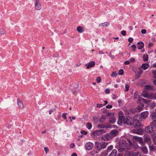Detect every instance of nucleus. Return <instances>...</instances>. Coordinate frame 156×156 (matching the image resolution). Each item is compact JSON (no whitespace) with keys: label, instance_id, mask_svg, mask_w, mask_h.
Masks as SVG:
<instances>
[{"label":"nucleus","instance_id":"nucleus-8","mask_svg":"<svg viewBox=\"0 0 156 156\" xmlns=\"http://www.w3.org/2000/svg\"><path fill=\"white\" fill-rule=\"evenodd\" d=\"M105 133V131L103 129H100L95 131L93 132V135L94 136L100 135Z\"/></svg>","mask_w":156,"mask_h":156},{"label":"nucleus","instance_id":"nucleus-23","mask_svg":"<svg viewBox=\"0 0 156 156\" xmlns=\"http://www.w3.org/2000/svg\"><path fill=\"white\" fill-rule=\"evenodd\" d=\"M148 55L147 54H146L143 56V60L144 61L146 62L148 60Z\"/></svg>","mask_w":156,"mask_h":156},{"label":"nucleus","instance_id":"nucleus-64","mask_svg":"<svg viewBox=\"0 0 156 156\" xmlns=\"http://www.w3.org/2000/svg\"><path fill=\"white\" fill-rule=\"evenodd\" d=\"M117 96H116V95H113V96H112V98L113 99H116L117 98Z\"/></svg>","mask_w":156,"mask_h":156},{"label":"nucleus","instance_id":"nucleus-31","mask_svg":"<svg viewBox=\"0 0 156 156\" xmlns=\"http://www.w3.org/2000/svg\"><path fill=\"white\" fill-rule=\"evenodd\" d=\"M117 75V74L115 71H113L111 75V77H115Z\"/></svg>","mask_w":156,"mask_h":156},{"label":"nucleus","instance_id":"nucleus-49","mask_svg":"<svg viewBox=\"0 0 156 156\" xmlns=\"http://www.w3.org/2000/svg\"><path fill=\"white\" fill-rule=\"evenodd\" d=\"M66 114H67L66 113H64L62 115V118L65 119H66L67 117L66 116Z\"/></svg>","mask_w":156,"mask_h":156},{"label":"nucleus","instance_id":"nucleus-1","mask_svg":"<svg viewBox=\"0 0 156 156\" xmlns=\"http://www.w3.org/2000/svg\"><path fill=\"white\" fill-rule=\"evenodd\" d=\"M119 119L117 122L118 125H121L122 124L132 125L134 124V120L137 117L136 115L133 119L129 116L124 117L123 112L120 111L119 113Z\"/></svg>","mask_w":156,"mask_h":156},{"label":"nucleus","instance_id":"nucleus-7","mask_svg":"<svg viewBox=\"0 0 156 156\" xmlns=\"http://www.w3.org/2000/svg\"><path fill=\"white\" fill-rule=\"evenodd\" d=\"M35 8L36 10H40L41 9V5L40 3V0H35Z\"/></svg>","mask_w":156,"mask_h":156},{"label":"nucleus","instance_id":"nucleus-32","mask_svg":"<svg viewBox=\"0 0 156 156\" xmlns=\"http://www.w3.org/2000/svg\"><path fill=\"white\" fill-rule=\"evenodd\" d=\"M138 142L141 145H143L144 144L143 142V139L140 137V138L139 139V140L138 141Z\"/></svg>","mask_w":156,"mask_h":156},{"label":"nucleus","instance_id":"nucleus-48","mask_svg":"<svg viewBox=\"0 0 156 156\" xmlns=\"http://www.w3.org/2000/svg\"><path fill=\"white\" fill-rule=\"evenodd\" d=\"M124 156H131L130 153L129 152H126Z\"/></svg>","mask_w":156,"mask_h":156},{"label":"nucleus","instance_id":"nucleus-25","mask_svg":"<svg viewBox=\"0 0 156 156\" xmlns=\"http://www.w3.org/2000/svg\"><path fill=\"white\" fill-rule=\"evenodd\" d=\"M156 112H152L151 114V117L152 119L156 118Z\"/></svg>","mask_w":156,"mask_h":156},{"label":"nucleus","instance_id":"nucleus-28","mask_svg":"<svg viewBox=\"0 0 156 156\" xmlns=\"http://www.w3.org/2000/svg\"><path fill=\"white\" fill-rule=\"evenodd\" d=\"M105 119V115H102L99 118L100 121L102 122H104Z\"/></svg>","mask_w":156,"mask_h":156},{"label":"nucleus","instance_id":"nucleus-47","mask_svg":"<svg viewBox=\"0 0 156 156\" xmlns=\"http://www.w3.org/2000/svg\"><path fill=\"white\" fill-rule=\"evenodd\" d=\"M133 39L132 37H129L128 39V41L130 43L133 42Z\"/></svg>","mask_w":156,"mask_h":156},{"label":"nucleus","instance_id":"nucleus-22","mask_svg":"<svg viewBox=\"0 0 156 156\" xmlns=\"http://www.w3.org/2000/svg\"><path fill=\"white\" fill-rule=\"evenodd\" d=\"M153 87L150 85H147L145 86L144 89L147 90H150L152 89Z\"/></svg>","mask_w":156,"mask_h":156},{"label":"nucleus","instance_id":"nucleus-12","mask_svg":"<svg viewBox=\"0 0 156 156\" xmlns=\"http://www.w3.org/2000/svg\"><path fill=\"white\" fill-rule=\"evenodd\" d=\"M102 140L104 141L109 140L111 139L108 134H106L104 136L102 137L101 138Z\"/></svg>","mask_w":156,"mask_h":156},{"label":"nucleus","instance_id":"nucleus-18","mask_svg":"<svg viewBox=\"0 0 156 156\" xmlns=\"http://www.w3.org/2000/svg\"><path fill=\"white\" fill-rule=\"evenodd\" d=\"M140 149L142 152L145 154H146L148 152V150L147 147L145 146H143L140 147Z\"/></svg>","mask_w":156,"mask_h":156},{"label":"nucleus","instance_id":"nucleus-50","mask_svg":"<svg viewBox=\"0 0 156 156\" xmlns=\"http://www.w3.org/2000/svg\"><path fill=\"white\" fill-rule=\"evenodd\" d=\"M105 92L106 94H108L110 93V90L108 88H106L105 90Z\"/></svg>","mask_w":156,"mask_h":156},{"label":"nucleus","instance_id":"nucleus-30","mask_svg":"<svg viewBox=\"0 0 156 156\" xmlns=\"http://www.w3.org/2000/svg\"><path fill=\"white\" fill-rule=\"evenodd\" d=\"M6 31L3 29H0V34L4 35L6 34Z\"/></svg>","mask_w":156,"mask_h":156},{"label":"nucleus","instance_id":"nucleus-52","mask_svg":"<svg viewBox=\"0 0 156 156\" xmlns=\"http://www.w3.org/2000/svg\"><path fill=\"white\" fill-rule=\"evenodd\" d=\"M97 153V152L95 151H92L91 152V154L92 155H94Z\"/></svg>","mask_w":156,"mask_h":156},{"label":"nucleus","instance_id":"nucleus-5","mask_svg":"<svg viewBox=\"0 0 156 156\" xmlns=\"http://www.w3.org/2000/svg\"><path fill=\"white\" fill-rule=\"evenodd\" d=\"M143 130L141 129H135L132 130L131 132L133 133L136 134L140 135H142Z\"/></svg>","mask_w":156,"mask_h":156},{"label":"nucleus","instance_id":"nucleus-35","mask_svg":"<svg viewBox=\"0 0 156 156\" xmlns=\"http://www.w3.org/2000/svg\"><path fill=\"white\" fill-rule=\"evenodd\" d=\"M97 126L99 128H106L105 126L100 124H98Z\"/></svg>","mask_w":156,"mask_h":156},{"label":"nucleus","instance_id":"nucleus-3","mask_svg":"<svg viewBox=\"0 0 156 156\" xmlns=\"http://www.w3.org/2000/svg\"><path fill=\"white\" fill-rule=\"evenodd\" d=\"M108 144V142L104 141H101L100 142L96 141L95 142V147L98 151H100L102 149L105 148Z\"/></svg>","mask_w":156,"mask_h":156},{"label":"nucleus","instance_id":"nucleus-9","mask_svg":"<svg viewBox=\"0 0 156 156\" xmlns=\"http://www.w3.org/2000/svg\"><path fill=\"white\" fill-rule=\"evenodd\" d=\"M94 147V144L93 143L90 142L87 143L85 146V149L87 150H91Z\"/></svg>","mask_w":156,"mask_h":156},{"label":"nucleus","instance_id":"nucleus-15","mask_svg":"<svg viewBox=\"0 0 156 156\" xmlns=\"http://www.w3.org/2000/svg\"><path fill=\"white\" fill-rule=\"evenodd\" d=\"M148 115V111L144 112L141 113V117L143 119H146Z\"/></svg>","mask_w":156,"mask_h":156},{"label":"nucleus","instance_id":"nucleus-16","mask_svg":"<svg viewBox=\"0 0 156 156\" xmlns=\"http://www.w3.org/2000/svg\"><path fill=\"white\" fill-rule=\"evenodd\" d=\"M138 45L137 47L139 49H142L144 46V43L142 41L138 42L137 43Z\"/></svg>","mask_w":156,"mask_h":156},{"label":"nucleus","instance_id":"nucleus-59","mask_svg":"<svg viewBox=\"0 0 156 156\" xmlns=\"http://www.w3.org/2000/svg\"><path fill=\"white\" fill-rule=\"evenodd\" d=\"M75 147V144H70V147L71 148H73Z\"/></svg>","mask_w":156,"mask_h":156},{"label":"nucleus","instance_id":"nucleus-56","mask_svg":"<svg viewBox=\"0 0 156 156\" xmlns=\"http://www.w3.org/2000/svg\"><path fill=\"white\" fill-rule=\"evenodd\" d=\"M130 62H132L135 61V59L133 58H130L129 60Z\"/></svg>","mask_w":156,"mask_h":156},{"label":"nucleus","instance_id":"nucleus-10","mask_svg":"<svg viewBox=\"0 0 156 156\" xmlns=\"http://www.w3.org/2000/svg\"><path fill=\"white\" fill-rule=\"evenodd\" d=\"M152 125L149 126L145 129V131L147 133H151L153 131V129Z\"/></svg>","mask_w":156,"mask_h":156},{"label":"nucleus","instance_id":"nucleus-6","mask_svg":"<svg viewBox=\"0 0 156 156\" xmlns=\"http://www.w3.org/2000/svg\"><path fill=\"white\" fill-rule=\"evenodd\" d=\"M118 131L114 129L112 131L109 133H108L110 136V138L112 139L113 137L115 136L118 134Z\"/></svg>","mask_w":156,"mask_h":156},{"label":"nucleus","instance_id":"nucleus-17","mask_svg":"<svg viewBox=\"0 0 156 156\" xmlns=\"http://www.w3.org/2000/svg\"><path fill=\"white\" fill-rule=\"evenodd\" d=\"M150 66L149 64L147 63H143L142 64L141 68L144 70H146L148 69Z\"/></svg>","mask_w":156,"mask_h":156},{"label":"nucleus","instance_id":"nucleus-58","mask_svg":"<svg viewBox=\"0 0 156 156\" xmlns=\"http://www.w3.org/2000/svg\"><path fill=\"white\" fill-rule=\"evenodd\" d=\"M112 107V106L111 105H108L106 106V108H111Z\"/></svg>","mask_w":156,"mask_h":156},{"label":"nucleus","instance_id":"nucleus-57","mask_svg":"<svg viewBox=\"0 0 156 156\" xmlns=\"http://www.w3.org/2000/svg\"><path fill=\"white\" fill-rule=\"evenodd\" d=\"M55 110V108H54V109H52L51 110H50L49 111V114H51L52 113V112L54 110Z\"/></svg>","mask_w":156,"mask_h":156},{"label":"nucleus","instance_id":"nucleus-51","mask_svg":"<svg viewBox=\"0 0 156 156\" xmlns=\"http://www.w3.org/2000/svg\"><path fill=\"white\" fill-rule=\"evenodd\" d=\"M141 33L142 34H145L146 33V30L145 29H143L141 30Z\"/></svg>","mask_w":156,"mask_h":156},{"label":"nucleus","instance_id":"nucleus-42","mask_svg":"<svg viewBox=\"0 0 156 156\" xmlns=\"http://www.w3.org/2000/svg\"><path fill=\"white\" fill-rule=\"evenodd\" d=\"M131 47L132 48V50L133 51H135L136 47L135 44L132 45L131 46Z\"/></svg>","mask_w":156,"mask_h":156},{"label":"nucleus","instance_id":"nucleus-29","mask_svg":"<svg viewBox=\"0 0 156 156\" xmlns=\"http://www.w3.org/2000/svg\"><path fill=\"white\" fill-rule=\"evenodd\" d=\"M87 128L89 129H90L92 127L91 124L90 122H87L86 125Z\"/></svg>","mask_w":156,"mask_h":156},{"label":"nucleus","instance_id":"nucleus-26","mask_svg":"<svg viewBox=\"0 0 156 156\" xmlns=\"http://www.w3.org/2000/svg\"><path fill=\"white\" fill-rule=\"evenodd\" d=\"M131 156H141V154L139 152H136L132 154Z\"/></svg>","mask_w":156,"mask_h":156},{"label":"nucleus","instance_id":"nucleus-63","mask_svg":"<svg viewBox=\"0 0 156 156\" xmlns=\"http://www.w3.org/2000/svg\"><path fill=\"white\" fill-rule=\"evenodd\" d=\"M127 141H128V143L129 144L130 146H132V142L131 141V140H130L129 139H128L127 140Z\"/></svg>","mask_w":156,"mask_h":156},{"label":"nucleus","instance_id":"nucleus-62","mask_svg":"<svg viewBox=\"0 0 156 156\" xmlns=\"http://www.w3.org/2000/svg\"><path fill=\"white\" fill-rule=\"evenodd\" d=\"M130 63L129 60H127L125 62L124 64L126 65H128Z\"/></svg>","mask_w":156,"mask_h":156},{"label":"nucleus","instance_id":"nucleus-11","mask_svg":"<svg viewBox=\"0 0 156 156\" xmlns=\"http://www.w3.org/2000/svg\"><path fill=\"white\" fill-rule=\"evenodd\" d=\"M144 138L145 142H147L149 145L151 144V140L149 135H144Z\"/></svg>","mask_w":156,"mask_h":156},{"label":"nucleus","instance_id":"nucleus-19","mask_svg":"<svg viewBox=\"0 0 156 156\" xmlns=\"http://www.w3.org/2000/svg\"><path fill=\"white\" fill-rule=\"evenodd\" d=\"M117 153V150L115 149H114L112 151L111 153L108 156H116Z\"/></svg>","mask_w":156,"mask_h":156},{"label":"nucleus","instance_id":"nucleus-36","mask_svg":"<svg viewBox=\"0 0 156 156\" xmlns=\"http://www.w3.org/2000/svg\"><path fill=\"white\" fill-rule=\"evenodd\" d=\"M152 73L153 75V77L154 78L156 79V69L153 70L152 71Z\"/></svg>","mask_w":156,"mask_h":156},{"label":"nucleus","instance_id":"nucleus-41","mask_svg":"<svg viewBox=\"0 0 156 156\" xmlns=\"http://www.w3.org/2000/svg\"><path fill=\"white\" fill-rule=\"evenodd\" d=\"M133 137L134 140L137 141L139 140V139L140 138V137L137 136H134Z\"/></svg>","mask_w":156,"mask_h":156},{"label":"nucleus","instance_id":"nucleus-37","mask_svg":"<svg viewBox=\"0 0 156 156\" xmlns=\"http://www.w3.org/2000/svg\"><path fill=\"white\" fill-rule=\"evenodd\" d=\"M124 71L122 69H121L119 70L118 73V74L119 75H122L123 74Z\"/></svg>","mask_w":156,"mask_h":156},{"label":"nucleus","instance_id":"nucleus-13","mask_svg":"<svg viewBox=\"0 0 156 156\" xmlns=\"http://www.w3.org/2000/svg\"><path fill=\"white\" fill-rule=\"evenodd\" d=\"M95 65V63L94 61H92L90 62L89 63L86 64V68L89 69L90 68L93 67Z\"/></svg>","mask_w":156,"mask_h":156},{"label":"nucleus","instance_id":"nucleus-60","mask_svg":"<svg viewBox=\"0 0 156 156\" xmlns=\"http://www.w3.org/2000/svg\"><path fill=\"white\" fill-rule=\"evenodd\" d=\"M105 23H106L105 24H104V25L106 27H108L110 25V23L108 22H105Z\"/></svg>","mask_w":156,"mask_h":156},{"label":"nucleus","instance_id":"nucleus-45","mask_svg":"<svg viewBox=\"0 0 156 156\" xmlns=\"http://www.w3.org/2000/svg\"><path fill=\"white\" fill-rule=\"evenodd\" d=\"M126 32L125 30H122L121 31V34L123 36H125L126 35Z\"/></svg>","mask_w":156,"mask_h":156},{"label":"nucleus","instance_id":"nucleus-33","mask_svg":"<svg viewBox=\"0 0 156 156\" xmlns=\"http://www.w3.org/2000/svg\"><path fill=\"white\" fill-rule=\"evenodd\" d=\"M143 98H142L140 97V96L138 97V100H137V103H140L143 100Z\"/></svg>","mask_w":156,"mask_h":156},{"label":"nucleus","instance_id":"nucleus-55","mask_svg":"<svg viewBox=\"0 0 156 156\" xmlns=\"http://www.w3.org/2000/svg\"><path fill=\"white\" fill-rule=\"evenodd\" d=\"M103 105L102 104H97V107L98 108H100L102 107Z\"/></svg>","mask_w":156,"mask_h":156},{"label":"nucleus","instance_id":"nucleus-4","mask_svg":"<svg viewBox=\"0 0 156 156\" xmlns=\"http://www.w3.org/2000/svg\"><path fill=\"white\" fill-rule=\"evenodd\" d=\"M142 96L144 97L150 99H153L154 98V94L149 92H146L143 91L142 93Z\"/></svg>","mask_w":156,"mask_h":156},{"label":"nucleus","instance_id":"nucleus-27","mask_svg":"<svg viewBox=\"0 0 156 156\" xmlns=\"http://www.w3.org/2000/svg\"><path fill=\"white\" fill-rule=\"evenodd\" d=\"M150 125L156 128V120H154L150 123Z\"/></svg>","mask_w":156,"mask_h":156},{"label":"nucleus","instance_id":"nucleus-46","mask_svg":"<svg viewBox=\"0 0 156 156\" xmlns=\"http://www.w3.org/2000/svg\"><path fill=\"white\" fill-rule=\"evenodd\" d=\"M80 133L81 134L85 135H86L87 133V132L86 131L84 130H82L80 132Z\"/></svg>","mask_w":156,"mask_h":156},{"label":"nucleus","instance_id":"nucleus-24","mask_svg":"<svg viewBox=\"0 0 156 156\" xmlns=\"http://www.w3.org/2000/svg\"><path fill=\"white\" fill-rule=\"evenodd\" d=\"M17 104L18 106L20 108H23V104L21 101H18Z\"/></svg>","mask_w":156,"mask_h":156},{"label":"nucleus","instance_id":"nucleus-43","mask_svg":"<svg viewBox=\"0 0 156 156\" xmlns=\"http://www.w3.org/2000/svg\"><path fill=\"white\" fill-rule=\"evenodd\" d=\"M129 85L128 84H126V85L125 87L126 88V90L125 91H127L129 90Z\"/></svg>","mask_w":156,"mask_h":156},{"label":"nucleus","instance_id":"nucleus-54","mask_svg":"<svg viewBox=\"0 0 156 156\" xmlns=\"http://www.w3.org/2000/svg\"><path fill=\"white\" fill-rule=\"evenodd\" d=\"M143 102L147 104L149 101L148 100L144 98Z\"/></svg>","mask_w":156,"mask_h":156},{"label":"nucleus","instance_id":"nucleus-14","mask_svg":"<svg viewBox=\"0 0 156 156\" xmlns=\"http://www.w3.org/2000/svg\"><path fill=\"white\" fill-rule=\"evenodd\" d=\"M136 116L137 117L135 118V119L134 120V122H136V123L134 125V126L135 127H138L140 126H141V123L140 122L139 120H136V119L138 116L137 115Z\"/></svg>","mask_w":156,"mask_h":156},{"label":"nucleus","instance_id":"nucleus-44","mask_svg":"<svg viewBox=\"0 0 156 156\" xmlns=\"http://www.w3.org/2000/svg\"><path fill=\"white\" fill-rule=\"evenodd\" d=\"M101 81V78L100 77H98L96 79V81L98 83H99Z\"/></svg>","mask_w":156,"mask_h":156},{"label":"nucleus","instance_id":"nucleus-40","mask_svg":"<svg viewBox=\"0 0 156 156\" xmlns=\"http://www.w3.org/2000/svg\"><path fill=\"white\" fill-rule=\"evenodd\" d=\"M133 137L134 140L137 141L139 140V139L140 138V137L137 136H134Z\"/></svg>","mask_w":156,"mask_h":156},{"label":"nucleus","instance_id":"nucleus-21","mask_svg":"<svg viewBox=\"0 0 156 156\" xmlns=\"http://www.w3.org/2000/svg\"><path fill=\"white\" fill-rule=\"evenodd\" d=\"M77 30L79 33H82L84 31V29L83 27L79 26L77 27Z\"/></svg>","mask_w":156,"mask_h":156},{"label":"nucleus","instance_id":"nucleus-39","mask_svg":"<svg viewBox=\"0 0 156 156\" xmlns=\"http://www.w3.org/2000/svg\"><path fill=\"white\" fill-rule=\"evenodd\" d=\"M138 97L139 96H138L137 93L136 92H135L134 94V98L135 99H136L137 98H138Z\"/></svg>","mask_w":156,"mask_h":156},{"label":"nucleus","instance_id":"nucleus-38","mask_svg":"<svg viewBox=\"0 0 156 156\" xmlns=\"http://www.w3.org/2000/svg\"><path fill=\"white\" fill-rule=\"evenodd\" d=\"M113 148V146L112 145H110L108 147L107 149V151H109L112 150Z\"/></svg>","mask_w":156,"mask_h":156},{"label":"nucleus","instance_id":"nucleus-20","mask_svg":"<svg viewBox=\"0 0 156 156\" xmlns=\"http://www.w3.org/2000/svg\"><path fill=\"white\" fill-rule=\"evenodd\" d=\"M116 121V119L114 116H112L109 118V121L110 123L114 124Z\"/></svg>","mask_w":156,"mask_h":156},{"label":"nucleus","instance_id":"nucleus-2","mask_svg":"<svg viewBox=\"0 0 156 156\" xmlns=\"http://www.w3.org/2000/svg\"><path fill=\"white\" fill-rule=\"evenodd\" d=\"M117 148L120 152H123L125 150L129 149L126 142L125 140H120L119 141Z\"/></svg>","mask_w":156,"mask_h":156},{"label":"nucleus","instance_id":"nucleus-61","mask_svg":"<svg viewBox=\"0 0 156 156\" xmlns=\"http://www.w3.org/2000/svg\"><path fill=\"white\" fill-rule=\"evenodd\" d=\"M155 106V103H152L151 105V108H154Z\"/></svg>","mask_w":156,"mask_h":156},{"label":"nucleus","instance_id":"nucleus-34","mask_svg":"<svg viewBox=\"0 0 156 156\" xmlns=\"http://www.w3.org/2000/svg\"><path fill=\"white\" fill-rule=\"evenodd\" d=\"M93 120L95 123H97L98 122V119L96 116H93Z\"/></svg>","mask_w":156,"mask_h":156},{"label":"nucleus","instance_id":"nucleus-53","mask_svg":"<svg viewBox=\"0 0 156 156\" xmlns=\"http://www.w3.org/2000/svg\"><path fill=\"white\" fill-rule=\"evenodd\" d=\"M44 151L45 152L46 154L47 153V152L49 151V150L48 149L47 147H45L44 148Z\"/></svg>","mask_w":156,"mask_h":156}]
</instances>
